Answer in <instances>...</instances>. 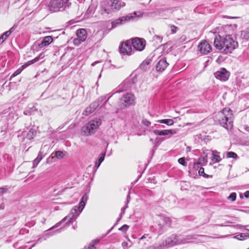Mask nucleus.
Returning <instances> with one entry per match:
<instances>
[{
  "instance_id": "1",
  "label": "nucleus",
  "mask_w": 249,
  "mask_h": 249,
  "mask_svg": "<svg viewBox=\"0 0 249 249\" xmlns=\"http://www.w3.org/2000/svg\"><path fill=\"white\" fill-rule=\"evenodd\" d=\"M213 45L216 49L225 54L231 53L238 46V42L234 40L231 35L216 36Z\"/></svg>"
},
{
  "instance_id": "2",
  "label": "nucleus",
  "mask_w": 249,
  "mask_h": 249,
  "mask_svg": "<svg viewBox=\"0 0 249 249\" xmlns=\"http://www.w3.org/2000/svg\"><path fill=\"white\" fill-rule=\"evenodd\" d=\"M195 239L196 238L194 237V235H177L173 234L168 237L165 241H163L162 243H160L158 246H156V247L155 246H151L149 248L150 249H151V248H157V249H159V248H161L162 247H172L178 244L190 243L192 242L193 240Z\"/></svg>"
},
{
  "instance_id": "3",
  "label": "nucleus",
  "mask_w": 249,
  "mask_h": 249,
  "mask_svg": "<svg viewBox=\"0 0 249 249\" xmlns=\"http://www.w3.org/2000/svg\"><path fill=\"white\" fill-rule=\"evenodd\" d=\"M233 118L232 110L228 107L224 108L217 114L219 124L228 131L233 127Z\"/></svg>"
},
{
  "instance_id": "4",
  "label": "nucleus",
  "mask_w": 249,
  "mask_h": 249,
  "mask_svg": "<svg viewBox=\"0 0 249 249\" xmlns=\"http://www.w3.org/2000/svg\"><path fill=\"white\" fill-rule=\"evenodd\" d=\"M88 198V195L85 194L81 198L79 203V206H75L73 208L69 215L65 217L61 221L56 223L54 226L50 228V230L59 227L63 222L67 221L66 224H68L69 222H71L73 219H75L83 210L87 201Z\"/></svg>"
},
{
  "instance_id": "5",
  "label": "nucleus",
  "mask_w": 249,
  "mask_h": 249,
  "mask_svg": "<svg viewBox=\"0 0 249 249\" xmlns=\"http://www.w3.org/2000/svg\"><path fill=\"white\" fill-rule=\"evenodd\" d=\"M124 6V2H118L114 0H104L101 3L99 13L103 16H107L115 10H119Z\"/></svg>"
},
{
  "instance_id": "6",
  "label": "nucleus",
  "mask_w": 249,
  "mask_h": 249,
  "mask_svg": "<svg viewBox=\"0 0 249 249\" xmlns=\"http://www.w3.org/2000/svg\"><path fill=\"white\" fill-rule=\"evenodd\" d=\"M102 121L99 118L91 120L81 129V133L83 135L89 136L93 134L101 124Z\"/></svg>"
},
{
  "instance_id": "7",
  "label": "nucleus",
  "mask_w": 249,
  "mask_h": 249,
  "mask_svg": "<svg viewBox=\"0 0 249 249\" xmlns=\"http://www.w3.org/2000/svg\"><path fill=\"white\" fill-rule=\"evenodd\" d=\"M71 5V3L69 0H51L49 8L51 12H57L66 10Z\"/></svg>"
},
{
  "instance_id": "8",
  "label": "nucleus",
  "mask_w": 249,
  "mask_h": 249,
  "mask_svg": "<svg viewBox=\"0 0 249 249\" xmlns=\"http://www.w3.org/2000/svg\"><path fill=\"white\" fill-rule=\"evenodd\" d=\"M137 16V13L134 12L133 13L129 14L125 16L120 17L118 19L113 21L111 22L112 28H116L120 25H123L128 21L133 20Z\"/></svg>"
},
{
  "instance_id": "9",
  "label": "nucleus",
  "mask_w": 249,
  "mask_h": 249,
  "mask_svg": "<svg viewBox=\"0 0 249 249\" xmlns=\"http://www.w3.org/2000/svg\"><path fill=\"white\" fill-rule=\"evenodd\" d=\"M135 97L134 94L126 93L120 99L119 105L120 108L123 109L131 105H134Z\"/></svg>"
},
{
  "instance_id": "10",
  "label": "nucleus",
  "mask_w": 249,
  "mask_h": 249,
  "mask_svg": "<svg viewBox=\"0 0 249 249\" xmlns=\"http://www.w3.org/2000/svg\"><path fill=\"white\" fill-rule=\"evenodd\" d=\"M130 42L134 49L139 51H142L144 49L146 45L145 40L143 38L139 37L133 38Z\"/></svg>"
},
{
  "instance_id": "11",
  "label": "nucleus",
  "mask_w": 249,
  "mask_h": 249,
  "mask_svg": "<svg viewBox=\"0 0 249 249\" xmlns=\"http://www.w3.org/2000/svg\"><path fill=\"white\" fill-rule=\"evenodd\" d=\"M131 44L129 40H127L122 43L119 47V51L121 53L123 54L130 55L132 54V49Z\"/></svg>"
},
{
  "instance_id": "12",
  "label": "nucleus",
  "mask_w": 249,
  "mask_h": 249,
  "mask_svg": "<svg viewBox=\"0 0 249 249\" xmlns=\"http://www.w3.org/2000/svg\"><path fill=\"white\" fill-rule=\"evenodd\" d=\"M214 75L216 79L226 81L229 79L230 73L226 69L222 68L216 71Z\"/></svg>"
},
{
  "instance_id": "13",
  "label": "nucleus",
  "mask_w": 249,
  "mask_h": 249,
  "mask_svg": "<svg viewBox=\"0 0 249 249\" xmlns=\"http://www.w3.org/2000/svg\"><path fill=\"white\" fill-rule=\"evenodd\" d=\"M198 49L203 54H207L212 50L211 45L206 40H203L199 43Z\"/></svg>"
},
{
  "instance_id": "14",
  "label": "nucleus",
  "mask_w": 249,
  "mask_h": 249,
  "mask_svg": "<svg viewBox=\"0 0 249 249\" xmlns=\"http://www.w3.org/2000/svg\"><path fill=\"white\" fill-rule=\"evenodd\" d=\"M76 36H77V39H75L74 42L75 44H79L81 42L84 41L87 38V31L85 29H80L77 30Z\"/></svg>"
},
{
  "instance_id": "15",
  "label": "nucleus",
  "mask_w": 249,
  "mask_h": 249,
  "mask_svg": "<svg viewBox=\"0 0 249 249\" xmlns=\"http://www.w3.org/2000/svg\"><path fill=\"white\" fill-rule=\"evenodd\" d=\"M168 63L167 62L165 58L161 59L157 64L156 69L158 71L162 72L167 68Z\"/></svg>"
},
{
  "instance_id": "16",
  "label": "nucleus",
  "mask_w": 249,
  "mask_h": 249,
  "mask_svg": "<svg viewBox=\"0 0 249 249\" xmlns=\"http://www.w3.org/2000/svg\"><path fill=\"white\" fill-rule=\"evenodd\" d=\"M153 133L159 136H167L169 134L174 135L177 133L176 129H170V130H154Z\"/></svg>"
},
{
  "instance_id": "17",
  "label": "nucleus",
  "mask_w": 249,
  "mask_h": 249,
  "mask_svg": "<svg viewBox=\"0 0 249 249\" xmlns=\"http://www.w3.org/2000/svg\"><path fill=\"white\" fill-rule=\"evenodd\" d=\"M129 201H130V196H129V195H128L127 196V199H126V204H125L124 207H123L121 209V213L120 214L119 218L118 219V220L117 221L116 223L114 225V226H113L111 227V228L110 229H109L107 231V233H109L113 229L114 227L115 226V225L117 224V222L121 219V218L123 216V215L124 214L125 210L128 207L127 204L129 203Z\"/></svg>"
},
{
  "instance_id": "18",
  "label": "nucleus",
  "mask_w": 249,
  "mask_h": 249,
  "mask_svg": "<svg viewBox=\"0 0 249 249\" xmlns=\"http://www.w3.org/2000/svg\"><path fill=\"white\" fill-rule=\"evenodd\" d=\"M16 27L13 26L8 31L4 32L0 37V45L10 36L11 33L15 30Z\"/></svg>"
},
{
  "instance_id": "19",
  "label": "nucleus",
  "mask_w": 249,
  "mask_h": 249,
  "mask_svg": "<svg viewBox=\"0 0 249 249\" xmlns=\"http://www.w3.org/2000/svg\"><path fill=\"white\" fill-rule=\"evenodd\" d=\"M53 41V39L51 36H45L41 43L39 45V46L41 48L49 45Z\"/></svg>"
},
{
  "instance_id": "20",
  "label": "nucleus",
  "mask_w": 249,
  "mask_h": 249,
  "mask_svg": "<svg viewBox=\"0 0 249 249\" xmlns=\"http://www.w3.org/2000/svg\"><path fill=\"white\" fill-rule=\"evenodd\" d=\"M105 99V97L101 96L99 97L95 101L92 103L89 106L94 110H95L99 106L100 104Z\"/></svg>"
},
{
  "instance_id": "21",
  "label": "nucleus",
  "mask_w": 249,
  "mask_h": 249,
  "mask_svg": "<svg viewBox=\"0 0 249 249\" xmlns=\"http://www.w3.org/2000/svg\"><path fill=\"white\" fill-rule=\"evenodd\" d=\"M151 62V60L150 59H146L140 65V69L143 71L147 70L149 69Z\"/></svg>"
},
{
  "instance_id": "22",
  "label": "nucleus",
  "mask_w": 249,
  "mask_h": 249,
  "mask_svg": "<svg viewBox=\"0 0 249 249\" xmlns=\"http://www.w3.org/2000/svg\"><path fill=\"white\" fill-rule=\"evenodd\" d=\"M106 155V152L104 153H101L99 155V157L98 159V161L95 162V168H96V170L99 168L101 163L104 161L105 157Z\"/></svg>"
},
{
  "instance_id": "23",
  "label": "nucleus",
  "mask_w": 249,
  "mask_h": 249,
  "mask_svg": "<svg viewBox=\"0 0 249 249\" xmlns=\"http://www.w3.org/2000/svg\"><path fill=\"white\" fill-rule=\"evenodd\" d=\"M218 153H219L216 150L212 151V160L214 161L215 162H219L221 160V158H220V156L216 154Z\"/></svg>"
},
{
  "instance_id": "24",
  "label": "nucleus",
  "mask_w": 249,
  "mask_h": 249,
  "mask_svg": "<svg viewBox=\"0 0 249 249\" xmlns=\"http://www.w3.org/2000/svg\"><path fill=\"white\" fill-rule=\"evenodd\" d=\"M36 134V131L33 129H31L26 134V138L31 140L34 138Z\"/></svg>"
},
{
  "instance_id": "25",
  "label": "nucleus",
  "mask_w": 249,
  "mask_h": 249,
  "mask_svg": "<svg viewBox=\"0 0 249 249\" xmlns=\"http://www.w3.org/2000/svg\"><path fill=\"white\" fill-rule=\"evenodd\" d=\"M249 237V235L247 233H240L233 237L234 238L239 240H243L247 239Z\"/></svg>"
},
{
  "instance_id": "26",
  "label": "nucleus",
  "mask_w": 249,
  "mask_h": 249,
  "mask_svg": "<svg viewBox=\"0 0 249 249\" xmlns=\"http://www.w3.org/2000/svg\"><path fill=\"white\" fill-rule=\"evenodd\" d=\"M158 123L164 124L167 125H172L174 124V121L172 119H162L157 121Z\"/></svg>"
},
{
  "instance_id": "27",
  "label": "nucleus",
  "mask_w": 249,
  "mask_h": 249,
  "mask_svg": "<svg viewBox=\"0 0 249 249\" xmlns=\"http://www.w3.org/2000/svg\"><path fill=\"white\" fill-rule=\"evenodd\" d=\"M98 240L92 241L87 247L85 246L83 249H95L94 244H98Z\"/></svg>"
},
{
  "instance_id": "28",
  "label": "nucleus",
  "mask_w": 249,
  "mask_h": 249,
  "mask_svg": "<svg viewBox=\"0 0 249 249\" xmlns=\"http://www.w3.org/2000/svg\"><path fill=\"white\" fill-rule=\"evenodd\" d=\"M198 174L199 176H203L205 178H209V177H212V176H210L208 174H206L204 172V169L203 167H200L198 171Z\"/></svg>"
},
{
  "instance_id": "29",
  "label": "nucleus",
  "mask_w": 249,
  "mask_h": 249,
  "mask_svg": "<svg viewBox=\"0 0 249 249\" xmlns=\"http://www.w3.org/2000/svg\"><path fill=\"white\" fill-rule=\"evenodd\" d=\"M36 110L35 107L29 108L24 111V114L26 115H31L34 111Z\"/></svg>"
},
{
  "instance_id": "30",
  "label": "nucleus",
  "mask_w": 249,
  "mask_h": 249,
  "mask_svg": "<svg viewBox=\"0 0 249 249\" xmlns=\"http://www.w3.org/2000/svg\"><path fill=\"white\" fill-rule=\"evenodd\" d=\"M37 62V58H34L33 60H30L28 62H27L26 63H25L24 65L22 66V68H25L28 66L33 64L34 63H35L36 62Z\"/></svg>"
},
{
  "instance_id": "31",
  "label": "nucleus",
  "mask_w": 249,
  "mask_h": 249,
  "mask_svg": "<svg viewBox=\"0 0 249 249\" xmlns=\"http://www.w3.org/2000/svg\"><path fill=\"white\" fill-rule=\"evenodd\" d=\"M24 69V68H22V66L19 68L16 71H15L12 75L11 76V77L10 78V80H11L12 78L17 76L19 74L21 73L22 71Z\"/></svg>"
},
{
  "instance_id": "32",
  "label": "nucleus",
  "mask_w": 249,
  "mask_h": 249,
  "mask_svg": "<svg viewBox=\"0 0 249 249\" xmlns=\"http://www.w3.org/2000/svg\"><path fill=\"white\" fill-rule=\"evenodd\" d=\"M241 36L246 39H249V32L248 31H243L241 32Z\"/></svg>"
},
{
  "instance_id": "33",
  "label": "nucleus",
  "mask_w": 249,
  "mask_h": 249,
  "mask_svg": "<svg viewBox=\"0 0 249 249\" xmlns=\"http://www.w3.org/2000/svg\"><path fill=\"white\" fill-rule=\"evenodd\" d=\"M94 110L92 108V107L89 106V107H87L85 111L84 114L85 115H88L89 114L92 113L93 112H94Z\"/></svg>"
},
{
  "instance_id": "34",
  "label": "nucleus",
  "mask_w": 249,
  "mask_h": 249,
  "mask_svg": "<svg viewBox=\"0 0 249 249\" xmlns=\"http://www.w3.org/2000/svg\"><path fill=\"white\" fill-rule=\"evenodd\" d=\"M227 157L228 158L236 159L237 157V155L233 152H228L227 153Z\"/></svg>"
},
{
  "instance_id": "35",
  "label": "nucleus",
  "mask_w": 249,
  "mask_h": 249,
  "mask_svg": "<svg viewBox=\"0 0 249 249\" xmlns=\"http://www.w3.org/2000/svg\"><path fill=\"white\" fill-rule=\"evenodd\" d=\"M236 194L235 193H231L230 195L228 196L227 199L232 202H233L236 200Z\"/></svg>"
},
{
  "instance_id": "36",
  "label": "nucleus",
  "mask_w": 249,
  "mask_h": 249,
  "mask_svg": "<svg viewBox=\"0 0 249 249\" xmlns=\"http://www.w3.org/2000/svg\"><path fill=\"white\" fill-rule=\"evenodd\" d=\"M55 156L57 159H61L64 157V154L62 151H57L55 152Z\"/></svg>"
},
{
  "instance_id": "37",
  "label": "nucleus",
  "mask_w": 249,
  "mask_h": 249,
  "mask_svg": "<svg viewBox=\"0 0 249 249\" xmlns=\"http://www.w3.org/2000/svg\"><path fill=\"white\" fill-rule=\"evenodd\" d=\"M178 162L179 164L184 166H187V162L185 161V159L184 157L179 158L178 160Z\"/></svg>"
},
{
  "instance_id": "38",
  "label": "nucleus",
  "mask_w": 249,
  "mask_h": 249,
  "mask_svg": "<svg viewBox=\"0 0 249 249\" xmlns=\"http://www.w3.org/2000/svg\"><path fill=\"white\" fill-rule=\"evenodd\" d=\"M129 226L126 224L124 225L119 229V231L125 232L128 229Z\"/></svg>"
},
{
  "instance_id": "39",
  "label": "nucleus",
  "mask_w": 249,
  "mask_h": 249,
  "mask_svg": "<svg viewBox=\"0 0 249 249\" xmlns=\"http://www.w3.org/2000/svg\"><path fill=\"white\" fill-rule=\"evenodd\" d=\"M170 29H171V33L172 34H175L177 32L178 28L175 25H171Z\"/></svg>"
},
{
  "instance_id": "40",
  "label": "nucleus",
  "mask_w": 249,
  "mask_h": 249,
  "mask_svg": "<svg viewBox=\"0 0 249 249\" xmlns=\"http://www.w3.org/2000/svg\"><path fill=\"white\" fill-rule=\"evenodd\" d=\"M122 246L123 249H128L129 248L128 246V243L126 242H123L122 243Z\"/></svg>"
},
{
  "instance_id": "41",
  "label": "nucleus",
  "mask_w": 249,
  "mask_h": 249,
  "mask_svg": "<svg viewBox=\"0 0 249 249\" xmlns=\"http://www.w3.org/2000/svg\"><path fill=\"white\" fill-rule=\"evenodd\" d=\"M40 161L39 160H38V159H37L36 158V159H35L33 161V168H35L36 167L37 165L38 164V163H39Z\"/></svg>"
},
{
  "instance_id": "42",
  "label": "nucleus",
  "mask_w": 249,
  "mask_h": 249,
  "mask_svg": "<svg viewBox=\"0 0 249 249\" xmlns=\"http://www.w3.org/2000/svg\"><path fill=\"white\" fill-rule=\"evenodd\" d=\"M154 39L155 40H157L158 41H159V42H161L162 40V37L160 36L155 35L154 36Z\"/></svg>"
},
{
  "instance_id": "43",
  "label": "nucleus",
  "mask_w": 249,
  "mask_h": 249,
  "mask_svg": "<svg viewBox=\"0 0 249 249\" xmlns=\"http://www.w3.org/2000/svg\"><path fill=\"white\" fill-rule=\"evenodd\" d=\"M142 124L146 126H148L151 124L150 122L146 119L142 120Z\"/></svg>"
},
{
  "instance_id": "44",
  "label": "nucleus",
  "mask_w": 249,
  "mask_h": 249,
  "mask_svg": "<svg viewBox=\"0 0 249 249\" xmlns=\"http://www.w3.org/2000/svg\"><path fill=\"white\" fill-rule=\"evenodd\" d=\"M7 191V189L6 188H0V196L3 195V194L6 193Z\"/></svg>"
},
{
  "instance_id": "45",
  "label": "nucleus",
  "mask_w": 249,
  "mask_h": 249,
  "mask_svg": "<svg viewBox=\"0 0 249 249\" xmlns=\"http://www.w3.org/2000/svg\"><path fill=\"white\" fill-rule=\"evenodd\" d=\"M43 154L41 151H40L38 154V156H37L36 159H38V160H39L40 161H41V160L43 159Z\"/></svg>"
},
{
  "instance_id": "46",
  "label": "nucleus",
  "mask_w": 249,
  "mask_h": 249,
  "mask_svg": "<svg viewBox=\"0 0 249 249\" xmlns=\"http://www.w3.org/2000/svg\"><path fill=\"white\" fill-rule=\"evenodd\" d=\"M200 164H201L200 161L194 163V168H195L196 169H198L199 167V165Z\"/></svg>"
},
{
  "instance_id": "47",
  "label": "nucleus",
  "mask_w": 249,
  "mask_h": 249,
  "mask_svg": "<svg viewBox=\"0 0 249 249\" xmlns=\"http://www.w3.org/2000/svg\"><path fill=\"white\" fill-rule=\"evenodd\" d=\"M146 238H148L149 239H150L151 237H150L148 234H144L142 237H141L140 238V240H142V239Z\"/></svg>"
},
{
  "instance_id": "48",
  "label": "nucleus",
  "mask_w": 249,
  "mask_h": 249,
  "mask_svg": "<svg viewBox=\"0 0 249 249\" xmlns=\"http://www.w3.org/2000/svg\"><path fill=\"white\" fill-rule=\"evenodd\" d=\"M44 56V55L43 54V53H41L39 54V56L36 57L35 58H37V61L40 59H42Z\"/></svg>"
},
{
  "instance_id": "49",
  "label": "nucleus",
  "mask_w": 249,
  "mask_h": 249,
  "mask_svg": "<svg viewBox=\"0 0 249 249\" xmlns=\"http://www.w3.org/2000/svg\"><path fill=\"white\" fill-rule=\"evenodd\" d=\"M244 196L246 198H249V191H247L245 193H244Z\"/></svg>"
},
{
  "instance_id": "50",
  "label": "nucleus",
  "mask_w": 249,
  "mask_h": 249,
  "mask_svg": "<svg viewBox=\"0 0 249 249\" xmlns=\"http://www.w3.org/2000/svg\"><path fill=\"white\" fill-rule=\"evenodd\" d=\"M234 227H235L239 229H242L244 228V226L241 225H236L234 226Z\"/></svg>"
},
{
  "instance_id": "51",
  "label": "nucleus",
  "mask_w": 249,
  "mask_h": 249,
  "mask_svg": "<svg viewBox=\"0 0 249 249\" xmlns=\"http://www.w3.org/2000/svg\"><path fill=\"white\" fill-rule=\"evenodd\" d=\"M4 207H5V206H4V204L3 203H1L0 205V210H3L4 209Z\"/></svg>"
},
{
  "instance_id": "52",
  "label": "nucleus",
  "mask_w": 249,
  "mask_h": 249,
  "mask_svg": "<svg viewBox=\"0 0 249 249\" xmlns=\"http://www.w3.org/2000/svg\"><path fill=\"white\" fill-rule=\"evenodd\" d=\"M63 230H64V228H61L56 230L55 231L57 232H60Z\"/></svg>"
},
{
  "instance_id": "53",
  "label": "nucleus",
  "mask_w": 249,
  "mask_h": 249,
  "mask_svg": "<svg viewBox=\"0 0 249 249\" xmlns=\"http://www.w3.org/2000/svg\"><path fill=\"white\" fill-rule=\"evenodd\" d=\"M159 226L160 229V233H161L163 231H161V229L163 228V226L160 224L159 225Z\"/></svg>"
},
{
  "instance_id": "54",
  "label": "nucleus",
  "mask_w": 249,
  "mask_h": 249,
  "mask_svg": "<svg viewBox=\"0 0 249 249\" xmlns=\"http://www.w3.org/2000/svg\"><path fill=\"white\" fill-rule=\"evenodd\" d=\"M141 176H142V175H141H141H140L138 176V178L137 179V180H135V181H134L133 183L134 184V183H135L136 182H137V181L139 179V178L141 177Z\"/></svg>"
},
{
  "instance_id": "55",
  "label": "nucleus",
  "mask_w": 249,
  "mask_h": 249,
  "mask_svg": "<svg viewBox=\"0 0 249 249\" xmlns=\"http://www.w3.org/2000/svg\"><path fill=\"white\" fill-rule=\"evenodd\" d=\"M151 0H147L148 3H149Z\"/></svg>"
},
{
  "instance_id": "56",
  "label": "nucleus",
  "mask_w": 249,
  "mask_h": 249,
  "mask_svg": "<svg viewBox=\"0 0 249 249\" xmlns=\"http://www.w3.org/2000/svg\"><path fill=\"white\" fill-rule=\"evenodd\" d=\"M160 127L163 128V127H164V126L163 125H161Z\"/></svg>"
},
{
  "instance_id": "57",
  "label": "nucleus",
  "mask_w": 249,
  "mask_h": 249,
  "mask_svg": "<svg viewBox=\"0 0 249 249\" xmlns=\"http://www.w3.org/2000/svg\"><path fill=\"white\" fill-rule=\"evenodd\" d=\"M240 197H241V198H243V196H241V195L240 196Z\"/></svg>"
},
{
  "instance_id": "58",
  "label": "nucleus",
  "mask_w": 249,
  "mask_h": 249,
  "mask_svg": "<svg viewBox=\"0 0 249 249\" xmlns=\"http://www.w3.org/2000/svg\"><path fill=\"white\" fill-rule=\"evenodd\" d=\"M183 37V36H182L181 37V38H182ZM184 38H185V37L184 36Z\"/></svg>"
},
{
  "instance_id": "59",
  "label": "nucleus",
  "mask_w": 249,
  "mask_h": 249,
  "mask_svg": "<svg viewBox=\"0 0 249 249\" xmlns=\"http://www.w3.org/2000/svg\"><path fill=\"white\" fill-rule=\"evenodd\" d=\"M249 231V230H248Z\"/></svg>"
}]
</instances>
